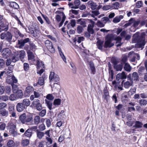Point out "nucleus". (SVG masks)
I'll return each mask as SVG.
<instances>
[{"label":"nucleus","instance_id":"1","mask_svg":"<svg viewBox=\"0 0 147 147\" xmlns=\"http://www.w3.org/2000/svg\"><path fill=\"white\" fill-rule=\"evenodd\" d=\"M113 37V36L112 34L108 35L107 36L104 46L105 48L111 47L114 45V44L111 43Z\"/></svg>","mask_w":147,"mask_h":147},{"label":"nucleus","instance_id":"2","mask_svg":"<svg viewBox=\"0 0 147 147\" xmlns=\"http://www.w3.org/2000/svg\"><path fill=\"white\" fill-rule=\"evenodd\" d=\"M0 36L1 39H5L7 41L9 42H11L12 39V35L9 32L1 33Z\"/></svg>","mask_w":147,"mask_h":147},{"label":"nucleus","instance_id":"3","mask_svg":"<svg viewBox=\"0 0 147 147\" xmlns=\"http://www.w3.org/2000/svg\"><path fill=\"white\" fill-rule=\"evenodd\" d=\"M147 42V39L142 36L140 38L138 43L136 44L135 47L139 48H143Z\"/></svg>","mask_w":147,"mask_h":147},{"label":"nucleus","instance_id":"4","mask_svg":"<svg viewBox=\"0 0 147 147\" xmlns=\"http://www.w3.org/2000/svg\"><path fill=\"white\" fill-rule=\"evenodd\" d=\"M45 44L47 48L49 50L50 52L54 53L55 50L53 47L52 43L49 40H47L45 42Z\"/></svg>","mask_w":147,"mask_h":147},{"label":"nucleus","instance_id":"5","mask_svg":"<svg viewBox=\"0 0 147 147\" xmlns=\"http://www.w3.org/2000/svg\"><path fill=\"white\" fill-rule=\"evenodd\" d=\"M11 50L8 48H5L3 49L1 51L3 57L5 58H7L11 55Z\"/></svg>","mask_w":147,"mask_h":147},{"label":"nucleus","instance_id":"6","mask_svg":"<svg viewBox=\"0 0 147 147\" xmlns=\"http://www.w3.org/2000/svg\"><path fill=\"white\" fill-rule=\"evenodd\" d=\"M6 82L9 84H12L13 83H16L18 80L14 76H11L7 77Z\"/></svg>","mask_w":147,"mask_h":147},{"label":"nucleus","instance_id":"7","mask_svg":"<svg viewBox=\"0 0 147 147\" xmlns=\"http://www.w3.org/2000/svg\"><path fill=\"white\" fill-rule=\"evenodd\" d=\"M32 105L38 111L41 110L42 109V106L40 103V100L38 99H35L32 102Z\"/></svg>","mask_w":147,"mask_h":147},{"label":"nucleus","instance_id":"8","mask_svg":"<svg viewBox=\"0 0 147 147\" xmlns=\"http://www.w3.org/2000/svg\"><path fill=\"white\" fill-rule=\"evenodd\" d=\"M127 79L129 80L130 81H127L124 83V87L126 88H128L130 86H132L133 85V82L131 80V75L129 74L127 76Z\"/></svg>","mask_w":147,"mask_h":147},{"label":"nucleus","instance_id":"9","mask_svg":"<svg viewBox=\"0 0 147 147\" xmlns=\"http://www.w3.org/2000/svg\"><path fill=\"white\" fill-rule=\"evenodd\" d=\"M49 79L51 80H53L56 82H58L59 80V76L57 74L55 75V73L53 72L50 73Z\"/></svg>","mask_w":147,"mask_h":147},{"label":"nucleus","instance_id":"10","mask_svg":"<svg viewBox=\"0 0 147 147\" xmlns=\"http://www.w3.org/2000/svg\"><path fill=\"white\" fill-rule=\"evenodd\" d=\"M34 90V88L32 86H28L26 88L24 95L26 96H28L30 94L32 93Z\"/></svg>","mask_w":147,"mask_h":147},{"label":"nucleus","instance_id":"11","mask_svg":"<svg viewBox=\"0 0 147 147\" xmlns=\"http://www.w3.org/2000/svg\"><path fill=\"white\" fill-rule=\"evenodd\" d=\"M16 55L18 56L20 59L21 60H22L25 56V52L24 50H21L19 51H16L14 52Z\"/></svg>","mask_w":147,"mask_h":147},{"label":"nucleus","instance_id":"12","mask_svg":"<svg viewBox=\"0 0 147 147\" xmlns=\"http://www.w3.org/2000/svg\"><path fill=\"white\" fill-rule=\"evenodd\" d=\"M127 78L126 75L124 71L122 73L118 74L116 76V79L117 80H119L120 79H125Z\"/></svg>","mask_w":147,"mask_h":147},{"label":"nucleus","instance_id":"13","mask_svg":"<svg viewBox=\"0 0 147 147\" xmlns=\"http://www.w3.org/2000/svg\"><path fill=\"white\" fill-rule=\"evenodd\" d=\"M87 4L92 10L96 9L98 6L96 3L91 0L88 1Z\"/></svg>","mask_w":147,"mask_h":147},{"label":"nucleus","instance_id":"14","mask_svg":"<svg viewBox=\"0 0 147 147\" xmlns=\"http://www.w3.org/2000/svg\"><path fill=\"white\" fill-rule=\"evenodd\" d=\"M25 109V107L22 103L19 102L16 105V109L19 112H20L24 110Z\"/></svg>","mask_w":147,"mask_h":147},{"label":"nucleus","instance_id":"15","mask_svg":"<svg viewBox=\"0 0 147 147\" xmlns=\"http://www.w3.org/2000/svg\"><path fill=\"white\" fill-rule=\"evenodd\" d=\"M61 89V86L59 82L55 83L53 86L52 88V90H54L56 92L59 91Z\"/></svg>","mask_w":147,"mask_h":147},{"label":"nucleus","instance_id":"16","mask_svg":"<svg viewBox=\"0 0 147 147\" xmlns=\"http://www.w3.org/2000/svg\"><path fill=\"white\" fill-rule=\"evenodd\" d=\"M46 78V76L44 74L42 77L39 78L38 81V84L41 86L43 85L44 84V80Z\"/></svg>","mask_w":147,"mask_h":147},{"label":"nucleus","instance_id":"17","mask_svg":"<svg viewBox=\"0 0 147 147\" xmlns=\"http://www.w3.org/2000/svg\"><path fill=\"white\" fill-rule=\"evenodd\" d=\"M9 114L8 111L5 109H0V116L6 117Z\"/></svg>","mask_w":147,"mask_h":147},{"label":"nucleus","instance_id":"18","mask_svg":"<svg viewBox=\"0 0 147 147\" xmlns=\"http://www.w3.org/2000/svg\"><path fill=\"white\" fill-rule=\"evenodd\" d=\"M56 13L57 14H60L62 16V19L61 21V22L59 24V27L61 26H62L64 21L65 20V19L66 18V17L64 13L63 12H60L59 11H57L56 12Z\"/></svg>","mask_w":147,"mask_h":147},{"label":"nucleus","instance_id":"19","mask_svg":"<svg viewBox=\"0 0 147 147\" xmlns=\"http://www.w3.org/2000/svg\"><path fill=\"white\" fill-rule=\"evenodd\" d=\"M33 117L32 115H26L25 124L27 125L33 120Z\"/></svg>","mask_w":147,"mask_h":147},{"label":"nucleus","instance_id":"20","mask_svg":"<svg viewBox=\"0 0 147 147\" xmlns=\"http://www.w3.org/2000/svg\"><path fill=\"white\" fill-rule=\"evenodd\" d=\"M74 6H71V8L77 9L79 7V6L80 4V2L79 0H74Z\"/></svg>","mask_w":147,"mask_h":147},{"label":"nucleus","instance_id":"21","mask_svg":"<svg viewBox=\"0 0 147 147\" xmlns=\"http://www.w3.org/2000/svg\"><path fill=\"white\" fill-rule=\"evenodd\" d=\"M132 67L128 63H125L124 66V69L126 71L130 72L131 69Z\"/></svg>","mask_w":147,"mask_h":147},{"label":"nucleus","instance_id":"22","mask_svg":"<svg viewBox=\"0 0 147 147\" xmlns=\"http://www.w3.org/2000/svg\"><path fill=\"white\" fill-rule=\"evenodd\" d=\"M123 16L122 15H120L118 16H116L114 18L113 20V22L115 23H116L119 22L121 19H123Z\"/></svg>","mask_w":147,"mask_h":147},{"label":"nucleus","instance_id":"23","mask_svg":"<svg viewBox=\"0 0 147 147\" xmlns=\"http://www.w3.org/2000/svg\"><path fill=\"white\" fill-rule=\"evenodd\" d=\"M36 132L37 137L39 139H42L44 135V134L43 132L39 131L38 129L36 130Z\"/></svg>","mask_w":147,"mask_h":147},{"label":"nucleus","instance_id":"24","mask_svg":"<svg viewBox=\"0 0 147 147\" xmlns=\"http://www.w3.org/2000/svg\"><path fill=\"white\" fill-rule=\"evenodd\" d=\"M143 125L142 122L139 121H136L134 127L136 128H140L142 127Z\"/></svg>","mask_w":147,"mask_h":147},{"label":"nucleus","instance_id":"25","mask_svg":"<svg viewBox=\"0 0 147 147\" xmlns=\"http://www.w3.org/2000/svg\"><path fill=\"white\" fill-rule=\"evenodd\" d=\"M139 76L138 74L136 72H134L132 74V78L131 80L133 81V80L137 81L138 80Z\"/></svg>","mask_w":147,"mask_h":147},{"label":"nucleus","instance_id":"26","mask_svg":"<svg viewBox=\"0 0 147 147\" xmlns=\"http://www.w3.org/2000/svg\"><path fill=\"white\" fill-rule=\"evenodd\" d=\"M94 26H91L90 24L88 25L87 27V31L91 34H93L94 33V30L93 29V28Z\"/></svg>","mask_w":147,"mask_h":147},{"label":"nucleus","instance_id":"27","mask_svg":"<svg viewBox=\"0 0 147 147\" xmlns=\"http://www.w3.org/2000/svg\"><path fill=\"white\" fill-rule=\"evenodd\" d=\"M9 5L11 7L15 9H18L19 7L18 4L14 2H10Z\"/></svg>","mask_w":147,"mask_h":147},{"label":"nucleus","instance_id":"28","mask_svg":"<svg viewBox=\"0 0 147 147\" xmlns=\"http://www.w3.org/2000/svg\"><path fill=\"white\" fill-rule=\"evenodd\" d=\"M22 103L25 107V106L28 107L29 106L30 104L29 100L28 99H24L22 101Z\"/></svg>","mask_w":147,"mask_h":147},{"label":"nucleus","instance_id":"29","mask_svg":"<svg viewBox=\"0 0 147 147\" xmlns=\"http://www.w3.org/2000/svg\"><path fill=\"white\" fill-rule=\"evenodd\" d=\"M45 103L46 104L47 106L49 109L50 110H51L52 109V102L47 100H45Z\"/></svg>","mask_w":147,"mask_h":147},{"label":"nucleus","instance_id":"30","mask_svg":"<svg viewBox=\"0 0 147 147\" xmlns=\"http://www.w3.org/2000/svg\"><path fill=\"white\" fill-rule=\"evenodd\" d=\"M20 119L23 124L25 123L26 114L23 113L19 117Z\"/></svg>","mask_w":147,"mask_h":147},{"label":"nucleus","instance_id":"31","mask_svg":"<svg viewBox=\"0 0 147 147\" xmlns=\"http://www.w3.org/2000/svg\"><path fill=\"white\" fill-rule=\"evenodd\" d=\"M114 68L116 71H121L123 68V65L122 64L119 65L115 64L114 66Z\"/></svg>","mask_w":147,"mask_h":147},{"label":"nucleus","instance_id":"32","mask_svg":"<svg viewBox=\"0 0 147 147\" xmlns=\"http://www.w3.org/2000/svg\"><path fill=\"white\" fill-rule=\"evenodd\" d=\"M120 4L118 2H115L112 4L111 8L113 9H118L119 7Z\"/></svg>","mask_w":147,"mask_h":147},{"label":"nucleus","instance_id":"33","mask_svg":"<svg viewBox=\"0 0 147 147\" xmlns=\"http://www.w3.org/2000/svg\"><path fill=\"white\" fill-rule=\"evenodd\" d=\"M37 66L38 69L40 67L41 68L44 67V64L43 62L42 61H40L39 60H37Z\"/></svg>","mask_w":147,"mask_h":147},{"label":"nucleus","instance_id":"34","mask_svg":"<svg viewBox=\"0 0 147 147\" xmlns=\"http://www.w3.org/2000/svg\"><path fill=\"white\" fill-rule=\"evenodd\" d=\"M27 53L29 60L32 59L34 58V56L32 52L30 51V50H28L27 52Z\"/></svg>","mask_w":147,"mask_h":147},{"label":"nucleus","instance_id":"35","mask_svg":"<svg viewBox=\"0 0 147 147\" xmlns=\"http://www.w3.org/2000/svg\"><path fill=\"white\" fill-rule=\"evenodd\" d=\"M134 18H131L128 21V22L125 24L124 25V26L127 27L128 26H130L133 24V22H134Z\"/></svg>","mask_w":147,"mask_h":147},{"label":"nucleus","instance_id":"36","mask_svg":"<svg viewBox=\"0 0 147 147\" xmlns=\"http://www.w3.org/2000/svg\"><path fill=\"white\" fill-rule=\"evenodd\" d=\"M24 45L23 42L21 40H18V43L17 44L16 46L17 47L19 48H22Z\"/></svg>","mask_w":147,"mask_h":147},{"label":"nucleus","instance_id":"37","mask_svg":"<svg viewBox=\"0 0 147 147\" xmlns=\"http://www.w3.org/2000/svg\"><path fill=\"white\" fill-rule=\"evenodd\" d=\"M65 111L64 110H62L60 113L58 115V117L60 119H62L64 118L65 116L64 113Z\"/></svg>","mask_w":147,"mask_h":147},{"label":"nucleus","instance_id":"38","mask_svg":"<svg viewBox=\"0 0 147 147\" xmlns=\"http://www.w3.org/2000/svg\"><path fill=\"white\" fill-rule=\"evenodd\" d=\"M84 38L83 37H78L77 38H75L74 39V42L76 43L77 41V42L79 43H80L82 41L84 40Z\"/></svg>","mask_w":147,"mask_h":147},{"label":"nucleus","instance_id":"39","mask_svg":"<svg viewBox=\"0 0 147 147\" xmlns=\"http://www.w3.org/2000/svg\"><path fill=\"white\" fill-rule=\"evenodd\" d=\"M103 41L101 40H98L97 42V45L98 49L100 50L102 49Z\"/></svg>","mask_w":147,"mask_h":147},{"label":"nucleus","instance_id":"40","mask_svg":"<svg viewBox=\"0 0 147 147\" xmlns=\"http://www.w3.org/2000/svg\"><path fill=\"white\" fill-rule=\"evenodd\" d=\"M90 65L92 73L93 74H95L96 71L95 68L94 66V64L90 62Z\"/></svg>","mask_w":147,"mask_h":147},{"label":"nucleus","instance_id":"41","mask_svg":"<svg viewBox=\"0 0 147 147\" xmlns=\"http://www.w3.org/2000/svg\"><path fill=\"white\" fill-rule=\"evenodd\" d=\"M61 103V100L59 98L55 99L53 102V105L56 106H58L60 105Z\"/></svg>","mask_w":147,"mask_h":147},{"label":"nucleus","instance_id":"42","mask_svg":"<svg viewBox=\"0 0 147 147\" xmlns=\"http://www.w3.org/2000/svg\"><path fill=\"white\" fill-rule=\"evenodd\" d=\"M140 105L141 106H145L147 103V101L145 99H141L139 100Z\"/></svg>","mask_w":147,"mask_h":147},{"label":"nucleus","instance_id":"43","mask_svg":"<svg viewBox=\"0 0 147 147\" xmlns=\"http://www.w3.org/2000/svg\"><path fill=\"white\" fill-rule=\"evenodd\" d=\"M29 141L28 139H24L22 141V144L23 146H26L29 144Z\"/></svg>","mask_w":147,"mask_h":147},{"label":"nucleus","instance_id":"44","mask_svg":"<svg viewBox=\"0 0 147 147\" xmlns=\"http://www.w3.org/2000/svg\"><path fill=\"white\" fill-rule=\"evenodd\" d=\"M9 97L7 95L0 96V101H6L9 99Z\"/></svg>","mask_w":147,"mask_h":147},{"label":"nucleus","instance_id":"45","mask_svg":"<svg viewBox=\"0 0 147 147\" xmlns=\"http://www.w3.org/2000/svg\"><path fill=\"white\" fill-rule=\"evenodd\" d=\"M24 134L28 137H30L32 135V131L31 130L28 129L25 132Z\"/></svg>","mask_w":147,"mask_h":147},{"label":"nucleus","instance_id":"46","mask_svg":"<svg viewBox=\"0 0 147 147\" xmlns=\"http://www.w3.org/2000/svg\"><path fill=\"white\" fill-rule=\"evenodd\" d=\"M30 49L33 51H35L37 49L35 45L33 43H30Z\"/></svg>","mask_w":147,"mask_h":147},{"label":"nucleus","instance_id":"47","mask_svg":"<svg viewBox=\"0 0 147 147\" xmlns=\"http://www.w3.org/2000/svg\"><path fill=\"white\" fill-rule=\"evenodd\" d=\"M2 27V30L3 31H7L8 29V26L7 24L2 23L1 24Z\"/></svg>","mask_w":147,"mask_h":147},{"label":"nucleus","instance_id":"48","mask_svg":"<svg viewBox=\"0 0 147 147\" xmlns=\"http://www.w3.org/2000/svg\"><path fill=\"white\" fill-rule=\"evenodd\" d=\"M34 122L36 125L38 124L40 122V117L39 116H36L34 119Z\"/></svg>","mask_w":147,"mask_h":147},{"label":"nucleus","instance_id":"49","mask_svg":"<svg viewBox=\"0 0 147 147\" xmlns=\"http://www.w3.org/2000/svg\"><path fill=\"white\" fill-rule=\"evenodd\" d=\"M143 3L142 1H138L136 3V7L138 8H140L142 6Z\"/></svg>","mask_w":147,"mask_h":147},{"label":"nucleus","instance_id":"50","mask_svg":"<svg viewBox=\"0 0 147 147\" xmlns=\"http://www.w3.org/2000/svg\"><path fill=\"white\" fill-rule=\"evenodd\" d=\"M7 146L9 147H13L14 145V143L12 140H9L7 143Z\"/></svg>","mask_w":147,"mask_h":147},{"label":"nucleus","instance_id":"51","mask_svg":"<svg viewBox=\"0 0 147 147\" xmlns=\"http://www.w3.org/2000/svg\"><path fill=\"white\" fill-rule=\"evenodd\" d=\"M46 109H43L39 112V115L41 117H43L46 115Z\"/></svg>","mask_w":147,"mask_h":147},{"label":"nucleus","instance_id":"52","mask_svg":"<svg viewBox=\"0 0 147 147\" xmlns=\"http://www.w3.org/2000/svg\"><path fill=\"white\" fill-rule=\"evenodd\" d=\"M19 59L20 58L18 56L16 55L15 54V55L12 58V61L13 62L15 63L19 60Z\"/></svg>","mask_w":147,"mask_h":147},{"label":"nucleus","instance_id":"53","mask_svg":"<svg viewBox=\"0 0 147 147\" xmlns=\"http://www.w3.org/2000/svg\"><path fill=\"white\" fill-rule=\"evenodd\" d=\"M110 77L109 78V80L111 81L113 79V73L112 70H111L109 71Z\"/></svg>","mask_w":147,"mask_h":147},{"label":"nucleus","instance_id":"54","mask_svg":"<svg viewBox=\"0 0 147 147\" xmlns=\"http://www.w3.org/2000/svg\"><path fill=\"white\" fill-rule=\"evenodd\" d=\"M24 68L25 71H28L29 68V64L27 63H24Z\"/></svg>","mask_w":147,"mask_h":147},{"label":"nucleus","instance_id":"55","mask_svg":"<svg viewBox=\"0 0 147 147\" xmlns=\"http://www.w3.org/2000/svg\"><path fill=\"white\" fill-rule=\"evenodd\" d=\"M46 97L47 99L50 100H52L54 98V97L51 94H48Z\"/></svg>","mask_w":147,"mask_h":147},{"label":"nucleus","instance_id":"56","mask_svg":"<svg viewBox=\"0 0 147 147\" xmlns=\"http://www.w3.org/2000/svg\"><path fill=\"white\" fill-rule=\"evenodd\" d=\"M83 28L80 26H78L77 28V30L78 33L80 34L82 32L83 30Z\"/></svg>","mask_w":147,"mask_h":147},{"label":"nucleus","instance_id":"57","mask_svg":"<svg viewBox=\"0 0 147 147\" xmlns=\"http://www.w3.org/2000/svg\"><path fill=\"white\" fill-rule=\"evenodd\" d=\"M39 130L40 131H42L45 129V126L44 124H42L40 125L39 126Z\"/></svg>","mask_w":147,"mask_h":147},{"label":"nucleus","instance_id":"58","mask_svg":"<svg viewBox=\"0 0 147 147\" xmlns=\"http://www.w3.org/2000/svg\"><path fill=\"white\" fill-rule=\"evenodd\" d=\"M111 6L110 5H106L104 6L102 9L103 10L106 11L111 9Z\"/></svg>","mask_w":147,"mask_h":147},{"label":"nucleus","instance_id":"59","mask_svg":"<svg viewBox=\"0 0 147 147\" xmlns=\"http://www.w3.org/2000/svg\"><path fill=\"white\" fill-rule=\"evenodd\" d=\"M7 106V105L4 102L0 103V109H3Z\"/></svg>","mask_w":147,"mask_h":147},{"label":"nucleus","instance_id":"60","mask_svg":"<svg viewBox=\"0 0 147 147\" xmlns=\"http://www.w3.org/2000/svg\"><path fill=\"white\" fill-rule=\"evenodd\" d=\"M11 67L10 68V69H9V68L8 69H7L6 71H5V73L6 74H9L11 73H12L13 71H12V68L13 67V66L11 65Z\"/></svg>","mask_w":147,"mask_h":147},{"label":"nucleus","instance_id":"61","mask_svg":"<svg viewBox=\"0 0 147 147\" xmlns=\"http://www.w3.org/2000/svg\"><path fill=\"white\" fill-rule=\"evenodd\" d=\"M134 22H133V24L132 25V26L134 27H136L140 23V21H136L134 19Z\"/></svg>","mask_w":147,"mask_h":147},{"label":"nucleus","instance_id":"62","mask_svg":"<svg viewBox=\"0 0 147 147\" xmlns=\"http://www.w3.org/2000/svg\"><path fill=\"white\" fill-rule=\"evenodd\" d=\"M5 91V88L4 86H0V94H3Z\"/></svg>","mask_w":147,"mask_h":147},{"label":"nucleus","instance_id":"63","mask_svg":"<svg viewBox=\"0 0 147 147\" xmlns=\"http://www.w3.org/2000/svg\"><path fill=\"white\" fill-rule=\"evenodd\" d=\"M63 123V122L61 121H60L57 122L56 124V126L58 127H61Z\"/></svg>","mask_w":147,"mask_h":147},{"label":"nucleus","instance_id":"64","mask_svg":"<svg viewBox=\"0 0 147 147\" xmlns=\"http://www.w3.org/2000/svg\"><path fill=\"white\" fill-rule=\"evenodd\" d=\"M127 60V57L126 55H124L122 56V58L121 61L124 63L126 62Z\"/></svg>","mask_w":147,"mask_h":147}]
</instances>
